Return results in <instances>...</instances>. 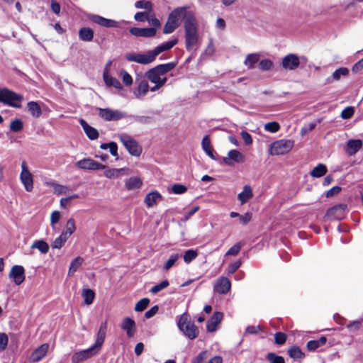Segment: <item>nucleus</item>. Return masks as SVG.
<instances>
[{
    "label": "nucleus",
    "mask_w": 363,
    "mask_h": 363,
    "mask_svg": "<svg viewBox=\"0 0 363 363\" xmlns=\"http://www.w3.org/2000/svg\"><path fill=\"white\" fill-rule=\"evenodd\" d=\"M177 65V62H169L166 64L158 65L156 67L149 69L145 73L146 78L153 84L164 85L167 78L164 75L172 71Z\"/></svg>",
    "instance_id": "nucleus-1"
},
{
    "label": "nucleus",
    "mask_w": 363,
    "mask_h": 363,
    "mask_svg": "<svg viewBox=\"0 0 363 363\" xmlns=\"http://www.w3.org/2000/svg\"><path fill=\"white\" fill-rule=\"evenodd\" d=\"M185 46L187 50H191L198 43V23L195 16L189 15L184 22Z\"/></svg>",
    "instance_id": "nucleus-2"
},
{
    "label": "nucleus",
    "mask_w": 363,
    "mask_h": 363,
    "mask_svg": "<svg viewBox=\"0 0 363 363\" xmlns=\"http://www.w3.org/2000/svg\"><path fill=\"white\" fill-rule=\"evenodd\" d=\"M177 327L190 340H194L199 335L198 327L189 320V316L186 313H184L179 316L177 320Z\"/></svg>",
    "instance_id": "nucleus-3"
},
{
    "label": "nucleus",
    "mask_w": 363,
    "mask_h": 363,
    "mask_svg": "<svg viewBox=\"0 0 363 363\" xmlns=\"http://www.w3.org/2000/svg\"><path fill=\"white\" fill-rule=\"evenodd\" d=\"M23 96L7 89H0V102L14 108H20Z\"/></svg>",
    "instance_id": "nucleus-4"
},
{
    "label": "nucleus",
    "mask_w": 363,
    "mask_h": 363,
    "mask_svg": "<svg viewBox=\"0 0 363 363\" xmlns=\"http://www.w3.org/2000/svg\"><path fill=\"white\" fill-rule=\"evenodd\" d=\"M294 147V141L291 140H279L270 145L269 153L272 155H282L288 153Z\"/></svg>",
    "instance_id": "nucleus-5"
},
{
    "label": "nucleus",
    "mask_w": 363,
    "mask_h": 363,
    "mask_svg": "<svg viewBox=\"0 0 363 363\" xmlns=\"http://www.w3.org/2000/svg\"><path fill=\"white\" fill-rule=\"evenodd\" d=\"M125 57L128 62H134L142 65L150 64L155 60L152 50H148L145 53L128 52L126 53Z\"/></svg>",
    "instance_id": "nucleus-6"
},
{
    "label": "nucleus",
    "mask_w": 363,
    "mask_h": 363,
    "mask_svg": "<svg viewBox=\"0 0 363 363\" xmlns=\"http://www.w3.org/2000/svg\"><path fill=\"white\" fill-rule=\"evenodd\" d=\"M99 117L106 121H116L126 117V113L119 110H114L109 108H97Z\"/></svg>",
    "instance_id": "nucleus-7"
},
{
    "label": "nucleus",
    "mask_w": 363,
    "mask_h": 363,
    "mask_svg": "<svg viewBox=\"0 0 363 363\" xmlns=\"http://www.w3.org/2000/svg\"><path fill=\"white\" fill-rule=\"evenodd\" d=\"M119 139L130 155L133 156H139L140 155L142 149L132 137L123 133L119 135Z\"/></svg>",
    "instance_id": "nucleus-8"
},
{
    "label": "nucleus",
    "mask_w": 363,
    "mask_h": 363,
    "mask_svg": "<svg viewBox=\"0 0 363 363\" xmlns=\"http://www.w3.org/2000/svg\"><path fill=\"white\" fill-rule=\"evenodd\" d=\"M187 9L188 7L186 6H182L174 9L169 13L168 19L179 27L182 19L184 20V23L188 18L189 15L194 16L193 12L187 11Z\"/></svg>",
    "instance_id": "nucleus-9"
},
{
    "label": "nucleus",
    "mask_w": 363,
    "mask_h": 363,
    "mask_svg": "<svg viewBox=\"0 0 363 363\" xmlns=\"http://www.w3.org/2000/svg\"><path fill=\"white\" fill-rule=\"evenodd\" d=\"M148 79L146 78L145 74L143 75H137L135 78V84H137V87L133 91L134 96L137 99L143 98L149 91V84L147 82Z\"/></svg>",
    "instance_id": "nucleus-10"
},
{
    "label": "nucleus",
    "mask_w": 363,
    "mask_h": 363,
    "mask_svg": "<svg viewBox=\"0 0 363 363\" xmlns=\"http://www.w3.org/2000/svg\"><path fill=\"white\" fill-rule=\"evenodd\" d=\"M88 18L91 22L98 24L102 27L111 28H121L123 22L117 21L113 19L106 18L103 16L89 14Z\"/></svg>",
    "instance_id": "nucleus-11"
},
{
    "label": "nucleus",
    "mask_w": 363,
    "mask_h": 363,
    "mask_svg": "<svg viewBox=\"0 0 363 363\" xmlns=\"http://www.w3.org/2000/svg\"><path fill=\"white\" fill-rule=\"evenodd\" d=\"M21 169L22 170L20 174V179L24 186L25 189L30 192L33 189V179L32 174L28 168L26 161H23L21 163Z\"/></svg>",
    "instance_id": "nucleus-12"
},
{
    "label": "nucleus",
    "mask_w": 363,
    "mask_h": 363,
    "mask_svg": "<svg viewBox=\"0 0 363 363\" xmlns=\"http://www.w3.org/2000/svg\"><path fill=\"white\" fill-rule=\"evenodd\" d=\"M99 352H98L96 349H94L92 346L88 349L80 350L74 353L72 356V363H80L84 361H86L92 357L97 354Z\"/></svg>",
    "instance_id": "nucleus-13"
},
{
    "label": "nucleus",
    "mask_w": 363,
    "mask_h": 363,
    "mask_svg": "<svg viewBox=\"0 0 363 363\" xmlns=\"http://www.w3.org/2000/svg\"><path fill=\"white\" fill-rule=\"evenodd\" d=\"M75 167L85 170H97L104 169L106 167V165L102 164L93 159L84 158L75 163Z\"/></svg>",
    "instance_id": "nucleus-14"
},
{
    "label": "nucleus",
    "mask_w": 363,
    "mask_h": 363,
    "mask_svg": "<svg viewBox=\"0 0 363 363\" xmlns=\"http://www.w3.org/2000/svg\"><path fill=\"white\" fill-rule=\"evenodd\" d=\"M299 65L300 60L296 54H288L282 58L281 67L286 70H294L298 68Z\"/></svg>",
    "instance_id": "nucleus-15"
},
{
    "label": "nucleus",
    "mask_w": 363,
    "mask_h": 363,
    "mask_svg": "<svg viewBox=\"0 0 363 363\" xmlns=\"http://www.w3.org/2000/svg\"><path fill=\"white\" fill-rule=\"evenodd\" d=\"M223 162L228 166L233 167L235 163L245 162L244 155L237 150H231L228 153V157L223 158Z\"/></svg>",
    "instance_id": "nucleus-16"
},
{
    "label": "nucleus",
    "mask_w": 363,
    "mask_h": 363,
    "mask_svg": "<svg viewBox=\"0 0 363 363\" xmlns=\"http://www.w3.org/2000/svg\"><path fill=\"white\" fill-rule=\"evenodd\" d=\"M9 277L13 280L16 285H20L25 280V269L21 265H14L12 267Z\"/></svg>",
    "instance_id": "nucleus-17"
},
{
    "label": "nucleus",
    "mask_w": 363,
    "mask_h": 363,
    "mask_svg": "<svg viewBox=\"0 0 363 363\" xmlns=\"http://www.w3.org/2000/svg\"><path fill=\"white\" fill-rule=\"evenodd\" d=\"M214 291L220 294H226L231 288V283L228 278L221 277L214 284Z\"/></svg>",
    "instance_id": "nucleus-18"
},
{
    "label": "nucleus",
    "mask_w": 363,
    "mask_h": 363,
    "mask_svg": "<svg viewBox=\"0 0 363 363\" xmlns=\"http://www.w3.org/2000/svg\"><path fill=\"white\" fill-rule=\"evenodd\" d=\"M129 32L135 37L151 38L156 35L155 28H130Z\"/></svg>",
    "instance_id": "nucleus-19"
},
{
    "label": "nucleus",
    "mask_w": 363,
    "mask_h": 363,
    "mask_svg": "<svg viewBox=\"0 0 363 363\" xmlns=\"http://www.w3.org/2000/svg\"><path fill=\"white\" fill-rule=\"evenodd\" d=\"M107 330L106 321L102 323L99 327V331L96 335V342L92 347L96 349L98 352L100 351L105 340Z\"/></svg>",
    "instance_id": "nucleus-20"
},
{
    "label": "nucleus",
    "mask_w": 363,
    "mask_h": 363,
    "mask_svg": "<svg viewBox=\"0 0 363 363\" xmlns=\"http://www.w3.org/2000/svg\"><path fill=\"white\" fill-rule=\"evenodd\" d=\"M49 348L48 343H44L36 348L30 356V361L32 362H38L40 361L47 354Z\"/></svg>",
    "instance_id": "nucleus-21"
},
{
    "label": "nucleus",
    "mask_w": 363,
    "mask_h": 363,
    "mask_svg": "<svg viewBox=\"0 0 363 363\" xmlns=\"http://www.w3.org/2000/svg\"><path fill=\"white\" fill-rule=\"evenodd\" d=\"M347 208V206L345 204L336 205L328 210L327 216L336 220H341L344 217Z\"/></svg>",
    "instance_id": "nucleus-22"
},
{
    "label": "nucleus",
    "mask_w": 363,
    "mask_h": 363,
    "mask_svg": "<svg viewBox=\"0 0 363 363\" xmlns=\"http://www.w3.org/2000/svg\"><path fill=\"white\" fill-rule=\"evenodd\" d=\"M223 317V314L221 312H215L207 322V331L210 333L215 332L217 330L218 325L220 323Z\"/></svg>",
    "instance_id": "nucleus-23"
},
{
    "label": "nucleus",
    "mask_w": 363,
    "mask_h": 363,
    "mask_svg": "<svg viewBox=\"0 0 363 363\" xmlns=\"http://www.w3.org/2000/svg\"><path fill=\"white\" fill-rule=\"evenodd\" d=\"M121 328L126 332L128 337H133L136 331L135 322L129 317H126L123 320Z\"/></svg>",
    "instance_id": "nucleus-24"
},
{
    "label": "nucleus",
    "mask_w": 363,
    "mask_h": 363,
    "mask_svg": "<svg viewBox=\"0 0 363 363\" xmlns=\"http://www.w3.org/2000/svg\"><path fill=\"white\" fill-rule=\"evenodd\" d=\"M349 69L347 67H340L336 69L330 77L325 79V84H332L341 79L342 77H346L349 74Z\"/></svg>",
    "instance_id": "nucleus-25"
},
{
    "label": "nucleus",
    "mask_w": 363,
    "mask_h": 363,
    "mask_svg": "<svg viewBox=\"0 0 363 363\" xmlns=\"http://www.w3.org/2000/svg\"><path fill=\"white\" fill-rule=\"evenodd\" d=\"M178 43L177 38H174L169 41L163 43L157 47H155L152 50L155 57H156L160 53L172 49L175 45H177Z\"/></svg>",
    "instance_id": "nucleus-26"
},
{
    "label": "nucleus",
    "mask_w": 363,
    "mask_h": 363,
    "mask_svg": "<svg viewBox=\"0 0 363 363\" xmlns=\"http://www.w3.org/2000/svg\"><path fill=\"white\" fill-rule=\"evenodd\" d=\"M178 43L177 38H174L169 41L163 43L157 47H155L152 50L155 57H156L160 53L172 49L175 45H177Z\"/></svg>",
    "instance_id": "nucleus-27"
},
{
    "label": "nucleus",
    "mask_w": 363,
    "mask_h": 363,
    "mask_svg": "<svg viewBox=\"0 0 363 363\" xmlns=\"http://www.w3.org/2000/svg\"><path fill=\"white\" fill-rule=\"evenodd\" d=\"M79 123L82 125L86 136L91 140H96L99 138V132L94 127L89 125L85 120L81 118Z\"/></svg>",
    "instance_id": "nucleus-28"
},
{
    "label": "nucleus",
    "mask_w": 363,
    "mask_h": 363,
    "mask_svg": "<svg viewBox=\"0 0 363 363\" xmlns=\"http://www.w3.org/2000/svg\"><path fill=\"white\" fill-rule=\"evenodd\" d=\"M142 186L143 181L140 177H132L125 180V186L128 191L139 189Z\"/></svg>",
    "instance_id": "nucleus-29"
},
{
    "label": "nucleus",
    "mask_w": 363,
    "mask_h": 363,
    "mask_svg": "<svg viewBox=\"0 0 363 363\" xmlns=\"http://www.w3.org/2000/svg\"><path fill=\"white\" fill-rule=\"evenodd\" d=\"M94 30L88 27H83L79 30V38L84 42H91L94 38Z\"/></svg>",
    "instance_id": "nucleus-30"
},
{
    "label": "nucleus",
    "mask_w": 363,
    "mask_h": 363,
    "mask_svg": "<svg viewBox=\"0 0 363 363\" xmlns=\"http://www.w3.org/2000/svg\"><path fill=\"white\" fill-rule=\"evenodd\" d=\"M201 146L203 151L209 157L214 160H216L213 154V149L212 147L209 137L208 135L203 138L201 141Z\"/></svg>",
    "instance_id": "nucleus-31"
},
{
    "label": "nucleus",
    "mask_w": 363,
    "mask_h": 363,
    "mask_svg": "<svg viewBox=\"0 0 363 363\" xmlns=\"http://www.w3.org/2000/svg\"><path fill=\"white\" fill-rule=\"evenodd\" d=\"M252 191L250 186L245 185L243 190L238 195V199L242 204L246 203L249 199L252 197Z\"/></svg>",
    "instance_id": "nucleus-32"
},
{
    "label": "nucleus",
    "mask_w": 363,
    "mask_h": 363,
    "mask_svg": "<svg viewBox=\"0 0 363 363\" xmlns=\"http://www.w3.org/2000/svg\"><path fill=\"white\" fill-rule=\"evenodd\" d=\"M104 80L106 84L108 86H113L116 89H122V84L118 79L115 77L110 76L106 72L103 74Z\"/></svg>",
    "instance_id": "nucleus-33"
},
{
    "label": "nucleus",
    "mask_w": 363,
    "mask_h": 363,
    "mask_svg": "<svg viewBox=\"0 0 363 363\" xmlns=\"http://www.w3.org/2000/svg\"><path fill=\"white\" fill-rule=\"evenodd\" d=\"M260 55L257 52L248 54L244 61V65L248 67V69H253L255 65L258 62Z\"/></svg>",
    "instance_id": "nucleus-34"
},
{
    "label": "nucleus",
    "mask_w": 363,
    "mask_h": 363,
    "mask_svg": "<svg viewBox=\"0 0 363 363\" xmlns=\"http://www.w3.org/2000/svg\"><path fill=\"white\" fill-rule=\"evenodd\" d=\"M161 195L157 191H153L147 194L145 198V203L147 207H152L157 200L161 199Z\"/></svg>",
    "instance_id": "nucleus-35"
},
{
    "label": "nucleus",
    "mask_w": 363,
    "mask_h": 363,
    "mask_svg": "<svg viewBox=\"0 0 363 363\" xmlns=\"http://www.w3.org/2000/svg\"><path fill=\"white\" fill-rule=\"evenodd\" d=\"M127 169L125 168H120V169H108L104 171V175L109 179L118 177L121 175L127 174Z\"/></svg>",
    "instance_id": "nucleus-36"
},
{
    "label": "nucleus",
    "mask_w": 363,
    "mask_h": 363,
    "mask_svg": "<svg viewBox=\"0 0 363 363\" xmlns=\"http://www.w3.org/2000/svg\"><path fill=\"white\" fill-rule=\"evenodd\" d=\"M362 146L361 140H349L347 142L348 153L355 154Z\"/></svg>",
    "instance_id": "nucleus-37"
},
{
    "label": "nucleus",
    "mask_w": 363,
    "mask_h": 363,
    "mask_svg": "<svg viewBox=\"0 0 363 363\" xmlns=\"http://www.w3.org/2000/svg\"><path fill=\"white\" fill-rule=\"evenodd\" d=\"M27 106L29 112L33 117L38 118L42 114L41 108L37 102L30 101L28 103Z\"/></svg>",
    "instance_id": "nucleus-38"
},
{
    "label": "nucleus",
    "mask_w": 363,
    "mask_h": 363,
    "mask_svg": "<svg viewBox=\"0 0 363 363\" xmlns=\"http://www.w3.org/2000/svg\"><path fill=\"white\" fill-rule=\"evenodd\" d=\"M326 172V166L323 164H319L311 170L310 174L313 177L319 178L325 175Z\"/></svg>",
    "instance_id": "nucleus-39"
},
{
    "label": "nucleus",
    "mask_w": 363,
    "mask_h": 363,
    "mask_svg": "<svg viewBox=\"0 0 363 363\" xmlns=\"http://www.w3.org/2000/svg\"><path fill=\"white\" fill-rule=\"evenodd\" d=\"M31 247L33 249H38L43 254H46L49 250L48 244L42 240L35 241L32 244Z\"/></svg>",
    "instance_id": "nucleus-40"
},
{
    "label": "nucleus",
    "mask_w": 363,
    "mask_h": 363,
    "mask_svg": "<svg viewBox=\"0 0 363 363\" xmlns=\"http://www.w3.org/2000/svg\"><path fill=\"white\" fill-rule=\"evenodd\" d=\"M82 296L84 298V303L86 305H90L94 301L95 294L91 289H84L82 292Z\"/></svg>",
    "instance_id": "nucleus-41"
},
{
    "label": "nucleus",
    "mask_w": 363,
    "mask_h": 363,
    "mask_svg": "<svg viewBox=\"0 0 363 363\" xmlns=\"http://www.w3.org/2000/svg\"><path fill=\"white\" fill-rule=\"evenodd\" d=\"M288 354L294 359H302L304 357V354L302 352L300 347L296 345H294L289 349Z\"/></svg>",
    "instance_id": "nucleus-42"
},
{
    "label": "nucleus",
    "mask_w": 363,
    "mask_h": 363,
    "mask_svg": "<svg viewBox=\"0 0 363 363\" xmlns=\"http://www.w3.org/2000/svg\"><path fill=\"white\" fill-rule=\"evenodd\" d=\"M84 259L81 257H77L72 260L69 268V275L73 274L77 271L79 267L82 264Z\"/></svg>",
    "instance_id": "nucleus-43"
},
{
    "label": "nucleus",
    "mask_w": 363,
    "mask_h": 363,
    "mask_svg": "<svg viewBox=\"0 0 363 363\" xmlns=\"http://www.w3.org/2000/svg\"><path fill=\"white\" fill-rule=\"evenodd\" d=\"M198 256V252L196 250H188L184 254V261L186 264H189L191 261L195 259Z\"/></svg>",
    "instance_id": "nucleus-44"
},
{
    "label": "nucleus",
    "mask_w": 363,
    "mask_h": 363,
    "mask_svg": "<svg viewBox=\"0 0 363 363\" xmlns=\"http://www.w3.org/2000/svg\"><path fill=\"white\" fill-rule=\"evenodd\" d=\"M67 239L68 237L66 235V234L62 233L53 241L52 247L55 249H60Z\"/></svg>",
    "instance_id": "nucleus-45"
},
{
    "label": "nucleus",
    "mask_w": 363,
    "mask_h": 363,
    "mask_svg": "<svg viewBox=\"0 0 363 363\" xmlns=\"http://www.w3.org/2000/svg\"><path fill=\"white\" fill-rule=\"evenodd\" d=\"M245 245L244 242H237L236 244H235L233 246H232L225 253V256H229V255H233V256H235V255H237L242 247Z\"/></svg>",
    "instance_id": "nucleus-46"
},
{
    "label": "nucleus",
    "mask_w": 363,
    "mask_h": 363,
    "mask_svg": "<svg viewBox=\"0 0 363 363\" xmlns=\"http://www.w3.org/2000/svg\"><path fill=\"white\" fill-rule=\"evenodd\" d=\"M259 68L262 71H269L274 68V63L268 59L262 60L259 63Z\"/></svg>",
    "instance_id": "nucleus-47"
},
{
    "label": "nucleus",
    "mask_w": 363,
    "mask_h": 363,
    "mask_svg": "<svg viewBox=\"0 0 363 363\" xmlns=\"http://www.w3.org/2000/svg\"><path fill=\"white\" fill-rule=\"evenodd\" d=\"M150 299L147 298H143L140 299L135 306V311L140 312L144 311L149 305Z\"/></svg>",
    "instance_id": "nucleus-48"
},
{
    "label": "nucleus",
    "mask_w": 363,
    "mask_h": 363,
    "mask_svg": "<svg viewBox=\"0 0 363 363\" xmlns=\"http://www.w3.org/2000/svg\"><path fill=\"white\" fill-rule=\"evenodd\" d=\"M180 257L179 254H172L169 256V259L164 265V269L169 270L175 264L177 260Z\"/></svg>",
    "instance_id": "nucleus-49"
},
{
    "label": "nucleus",
    "mask_w": 363,
    "mask_h": 363,
    "mask_svg": "<svg viewBox=\"0 0 363 363\" xmlns=\"http://www.w3.org/2000/svg\"><path fill=\"white\" fill-rule=\"evenodd\" d=\"M76 230L75 222L74 219L70 218L67 220L66 224V230L63 232V234H66V235L69 238Z\"/></svg>",
    "instance_id": "nucleus-50"
},
{
    "label": "nucleus",
    "mask_w": 363,
    "mask_h": 363,
    "mask_svg": "<svg viewBox=\"0 0 363 363\" xmlns=\"http://www.w3.org/2000/svg\"><path fill=\"white\" fill-rule=\"evenodd\" d=\"M267 359L269 363H285V360L283 357L277 355L273 352L267 354Z\"/></svg>",
    "instance_id": "nucleus-51"
},
{
    "label": "nucleus",
    "mask_w": 363,
    "mask_h": 363,
    "mask_svg": "<svg viewBox=\"0 0 363 363\" xmlns=\"http://www.w3.org/2000/svg\"><path fill=\"white\" fill-rule=\"evenodd\" d=\"M23 128V123L20 119H15L11 121L10 124V130L13 132L17 133L21 131Z\"/></svg>",
    "instance_id": "nucleus-52"
},
{
    "label": "nucleus",
    "mask_w": 363,
    "mask_h": 363,
    "mask_svg": "<svg viewBox=\"0 0 363 363\" xmlns=\"http://www.w3.org/2000/svg\"><path fill=\"white\" fill-rule=\"evenodd\" d=\"M169 285V283L167 280H164L162 281V282H160V284L152 286L150 291L152 293V294H157L158 292H160V291L163 290L164 289L167 288L168 286Z\"/></svg>",
    "instance_id": "nucleus-53"
},
{
    "label": "nucleus",
    "mask_w": 363,
    "mask_h": 363,
    "mask_svg": "<svg viewBox=\"0 0 363 363\" xmlns=\"http://www.w3.org/2000/svg\"><path fill=\"white\" fill-rule=\"evenodd\" d=\"M178 26L175 25L173 22L167 19V21L166 22L164 28H163V33L164 34H170L173 33Z\"/></svg>",
    "instance_id": "nucleus-54"
},
{
    "label": "nucleus",
    "mask_w": 363,
    "mask_h": 363,
    "mask_svg": "<svg viewBox=\"0 0 363 363\" xmlns=\"http://www.w3.org/2000/svg\"><path fill=\"white\" fill-rule=\"evenodd\" d=\"M279 129V124L275 121L269 122L264 125V130L270 133H277Z\"/></svg>",
    "instance_id": "nucleus-55"
},
{
    "label": "nucleus",
    "mask_w": 363,
    "mask_h": 363,
    "mask_svg": "<svg viewBox=\"0 0 363 363\" xmlns=\"http://www.w3.org/2000/svg\"><path fill=\"white\" fill-rule=\"evenodd\" d=\"M242 262L241 260H237L234 262L230 263L227 268V273L228 274H233L235 273L241 266Z\"/></svg>",
    "instance_id": "nucleus-56"
},
{
    "label": "nucleus",
    "mask_w": 363,
    "mask_h": 363,
    "mask_svg": "<svg viewBox=\"0 0 363 363\" xmlns=\"http://www.w3.org/2000/svg\"><path fill=\"white\" fill-rule=\"evenodd\" d=\"M286 340V335L281 333L277 332L274 334V342L278 345H281L285 343Z\"/></svg>",
    "instance_id": "nucleus-57"
},
{
    "label": "nucleus",
    "mask_w": 363,
    "mask_h": 363,
    "mask_svg": "<svg viewBox=\"0 0 363 363\" xmlns=\"http://www.w3.org/2000/svg\"><path fill=\"white\" fill-rule=\"evenodd\" d=\"M208 352L203 351L192 359L191 363H204L206 359L208 358Z\"/></svg>",
    "instance_id": "nucleus-58"
},
{
    "label": "nucleus",
    "mask_w": 363,
    "mask_h": 363,
    "mask_svg": "<svg viewBox=\"0 0 363 363\" xmlns=\"http://www.w3.org/2000/svg\"><path fill=\"white\" fill-rule=\"evenodd\" d=\"M135 6L137 9L150 10L152 9V4L147 1L140 0L135 2Z\"/></svg>",
    "instance_id": "nucleus-59"
},
{
    "label": "nucleus",
    "mask_w": 363,
    "mask_h": 363,
    "mask_svg": "<svg viewBox=\"0 0 363 363\" xmlns=\"http://www.w3.org/2000/svg\"><path fill=\"white\" fill-rule=\"evenodd\" d=\"M353 114L354 108L351 106H348L342 111L340 116L343 119H349L353 116Z\"/></svg>",
    "instance_id": "nucleus-60"
},
{
    "label": "nucleus",
    "mask_w": 363,
    "mask_h": 363,
    "mask_svg": "<svg viewBox=\"0 0 363 363\" xmlns=\"http://www.w3.org/2000/svg\"><path fill=\"white\" fill-rule=\"evenodd\" d=\"M121 75L122 77L123 83L126 86H130L132 84L133 78L125 70H121Z\"/></svg>",
    "instance_id": "nucleus-61"
},
{
    "label": "nucleus",
    "mask_w": 363,
    "mask_h": 363,
    "mask_svg": "<svg viewBox=\"0 0 363 363\" xmlns=\"http://www.w3.org/2000/svg\"><path fill=\"white\" fill-rule=\"evenodd\" d=\"M172 191L176 194H182L187 191V188L182 184H176L172 186Z\"/></svg>",
    "instance_id": "nucleus-62"
},
{
    "label": "nucleus",
    "mask_w": 363,
    "mask_h": 363,
    "mask_svg": "<svg viewBox=\"0 0 363 363\" xmlns=\"http://www.w3.org/2000/svg\"><path fill=\"white\" fill-rule=\"evenodd\" d=\"M8 336L6 333H0V351H4L8 345Z\"/></svg>",
    "instance_id": "nucleus-63"
},
{
    "label": "nucleus",
    "mask_w": 363,
    "mask_h": 363,
    "mask_svg": "<svg viewBox=\"0 0 363 363\" xmlns=\"http://www.w3.org/2000/svg\"><path fill=\"white\" fill-rule=\"evenodd\" d=\"M147 21L152 26L151 28H155L156 30L161 26L160 21L154 16H148Z\"/></svg>",
    "instance_id": "nucleus-64"
}]
</instances>
